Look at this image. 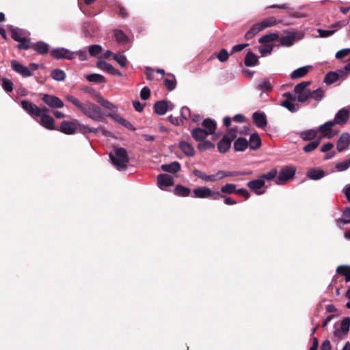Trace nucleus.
I'll return each instance as SVG.
<instances>
[{
  "label": "nucleus",
  "instance_id": "f257e3e1",
  "mask_svg": "<svg viewBox=\"0 0 350 350\" xmlns=\"http://www.w3.org/2000/svg\"><path fill=\"white\" fill-rule=\"evenodd\" d=\"M21 106L32 118L43 127L48 130L55 129L54 119L49 114L47 108L38 107L35 104L27 100H23Z\"/></svg>",
  "mask_w": 350,
  "mask_h": 350
},
{
  "label": "nucleus",
  "instance_id": "f03ea898",
  "mask_svg": "<svg viewBox=\"0 0 350 350\" xmlns=\"http://www.w3.org/2000/svg\"><path fill=\"white\" fill-rule=\"evenodd\" d=\"M309 90L310 89H294L292 93L284 94L281 105L291 112H295L299 109V105L295 103L296 100L299 102L306 101L310 95Z\"/></svg>",
  "mask_w": 350,
  "mask_h": 350
},
{
  "label": "nucleus",
  "instance_id": "7ed1b4c3",
  "mask_svg": "<svg viewBox=\"0 0 350 350\" xmlns=\"http://www.w3.org/2000/svg\"><path fill=\"white\" fill-rule=\"evenodd\" d=\"M109 157L118 170H125L129 162V157L126 150L123 148H116L114 153H110Z\"/></svg>",
  "mask_w": 350,
  "mask_h": 350
},
{
  "label": "nucleus",
  "instance_id": "20e7f679",
  "mask_svg": "<svg viewBox=\"0 0 350 350\" xmlns=\"http://www.w3.org/2000/svg\"><path fill=\"white\" fill-rule=\"evenodd\" d=\"M79 110L94 121L100 122L103 119L100 107L90 102L83 103Z\"/></svg>",
  "mask_w": 350,
  "mask_h": 350
},
{
  "label": "nucleus",
  "instance_id": "39448f33",
  "mask_svg": "<svg viewBox=\"0 0 350 350\" xmlns=\"http://www.w3.org/2000/svg\"><path fill=\"white\" fill-rule=\"evenodd\" d=\"M349 74L350 62L347 63L342 69L338 70L336 72L331 71L327 72L324 77L323 81L327 85H331L337 81H343Z\"/></svg>",
  "mask_w": 350,
  "mask_h": 350
},
{
  "label": "nucleus",
  "instance_id": "423d86ee",
  "mask_svg": "<svg viewBox=\"0 0 350 350\" xmlns=\"http://www.w3.org/2000/svg\"><path fill=\"white\" fill-rule=\"evenodd\" d=\"M192 197L197 198H210L213 200H218L224 196L218 191H213L206 187H198L193 190Z\"/></svg>",
  "mask_w": 350,
  "mask_h": 350
},
{
  "label": "nucleus",
  "instance_id": "0eeeda50",
  "mask_svg": "<svg viewBox=\"0 0 350 350\" xmlns=\"http://www.w3.org/2000/svg\"><path fill=\"white\" fill-rule=\"evenodd\" d=\"M237 131L232 129L225 135L221 140L218 143L217 148L221 153H225L230 148L232 141L236 137Z\"/></svg>",
  "mask_w": 350,
  "mask_h": 350
},
{
  "label": "nucleus",
  "instance_id": "6e6552de",
  "mask_svg": "<svg viewBox=\"0 0 350 350\" xmlns=\"http://www.w3.org/2000/svg\"><path fill=\"white\" fill-rule=\"evenodd\" d=\"M247 186L256 195H262L266 192L265 183L259 176L258 178L252 180L247 183Z\"/></svg>",
  "mask_w": 350,
  "mask_h": 350
},
{
  "label": "nucleus",
  "instance_id": "1a4fd4ad",
  "mask_svg": "<svg viewBox=\"0 0 350 350\" xmlns=\"http://www.w3.org/2000/svg\"><path fill=\"white\" fill-rule=\"evenodd\" d=\"M295 174V169L292 166L284 167L279 173L276 180V184L282 185L292 178Z\"/></svg>",
  "mask_w": 350,
  "mask_h": 350
},
{
  "label": "nucleus",
  "instance_id": "9d476101",
  "mask_svg": "<svg viewBox=\"0 0 350 350\" xmlns=\"http://www.w3.org/2000/svg\"><path fill=\"white\" fill-rule=\"evenodd\" d=\"M51 55L57 59H72L75 57V54L69 50L64 48H58L53 49L51 51Z\"/></svg>",
  "mask_w": 350,
  "mask_h": 350
},
{
  "label": "nucleus",
  "instance_id": "9b49d317",
  "mask_svg": "<svg viewBox=\"0 0 350 350\" xmlns=\"http://www.w3.org/2000/svg\"><path fill=\"white\" fill-rule=\"evenodd\" d=\"M173 108V104L171 102L166 100L158 101L154 105V112L159 115H163L167 111L172 110Z\"/></svg>",
  "mask_w": 350,
  "mask_h": 350
},
{
  "label": "nucleus",
  "instance_id": "f8f14e48",
  "mask_svg": "<svg viewBox=\"0 0 350 350\" xmlns=\"http://www.w3.org/2000/svg\"><path fill=\"white\" fill-rule=\"evenodd\" d=\"M157 184L160 189L165 190L174 185V178L168 174H159L157 177Z\"/></svg>",
  "mask_w": 350,
  "mask_h": 350
},
{
  "label": "nucleus",
  "instance_id": "ddd939ff",
  "mask_svg": "<svg viewBox=\"0 0 350 350\" xmlns=\"http://www.w3.org/2000/svg\"><path fill=\"white\" fill-rule=\"evenodd\" d=\"M88 92L92 95L93 99H94L97 103L100 104L104 107L111 111L116 110V107L111 103L103 98L98 93L94 91Z\"/></svg>",
  "mask_w": 350,
  "mask_h": 350
},
{
  "label": "nucleus",
  "instance_id": "4468645a",
  "mask_svg": "<svg viewBox=\"0 0 350 350\" xmlns=\"http://www.w3.org/2000/svg\"><path fill=\"white\" fill-rule=\"evenodd\" d=\"M77 121H63L60 124L59 131L66 135H72L76 132Z\"/></svg>",
  "mask_w": 350,
  "mask_h": 350
},
{
  "label": "nucleus",
  "instance_id": "2eb2a0df",
  "mask_svg": "<svg viewBox=\"0 0 350 350\" xmlns=\"http://www.w3.org/2000/svg\"><path fill=\"white\" fill-rule=\"evenodd\" d=\"M11 66L15 72L19 73L24 77H29V76L32 75L31 71L27 67L20 64L16 60L12 61Z\"/></svg>",
  "mask_w": 350,
  "mask_h": 350
},
{
  "label": "nucleus",
  "instance_id": "dca6fc26",
  "mask_svg": "<svg viewBox=\"0 0 350 350\" xmlns=\"http://www.w3.org/2000/svg\"><path fill=\"white\" fill-rule=\"evenodd\" d=\"M42 100L53 108H62L64 106L63 102L57 97L45 94L42 97Z\"/></svg>",
  "mask_w": 350,
  "mask_h": 350
},
{
  "label": "nucleus",
  "instance_id": "f3484780",
  "mask_svg": "<svg viewBox=\"0 0 350 350\" xmlns=\"http://www.w3.org/2000/svg\"><path fill=\"white\" fill-rule=\"evenodd\" d=\"M96 66L100 69L106 71L112 75L119 76L121 75V72L118 69L115 68L111 64L106 62L105 61H98Z\"/></svg>",
  "mask_w": 350,
  "mask_h": 350
},
{
  "label": "nucleus",
  "instance_id": "a211bd4d",
  "mask_svg": "<svg viewBox=\"0 0 350 350\" xmlns=\"http://www.w3.org/2000/svg\"><path fill=\"white\" fill-rule=\"evenodd\" d=\"M252 119L256 126L264 129L267 124V118L265 113L255 112L252 115Z\"/></svg>",
  "mask_w": 350,
  "mask_h": 350
},
{
  "label": "nucleus",
  "instance_id": "6ab92c4d",
  "mask_svg": "<svg viewBox=\"0 0 350 350\" xmlns=\"http://www.w3.org/2000/svg\"><path fill=\"white\" fill-rule=\"evenodd\" d=\"M349 119V111L345 108L339 110L332 120L334 124H344Z\"/></svg>",
  "mask_w": 350,
  "mask_h": 350
},
{
  "label": "nucleus",
  "instance_id": "aec40b11",
  "mask_svg": "<svg viewBox=\"0 0 350 350\" xmlns=\"http://www.w3.org/2000/svg\"><path fill=\"white\" fill-rule=\"evenodd\" d=\"M350 144V135L347 133H342L337 142V150L342 152Z\"/></svg>",
  "mask_w": 350,
  "mask_h": 350
},
{
  "label": "nucleus",
  "instance_id": "412c9836",
  "mask_svg": "<svg viewBox=\"0 0 350 350\" xmlns=\"http://www.w3.org/2000/svg\"><path fill=\"white\" fill-rule=\"evenodd\" d=\"M179 148L187 157H193L195 155V150L192 145L187 142L180 141L178 144Z\"/></svg>",
  "mask_w": 350,
  "mask_h": 350
},
{
  "label": "nucleus",
  "instance_id": "4be33fe9",
  "mask_svg": "<svg viewBox=\"0 0 350 350\" xmlns=\"http://www.w3.org/2000/svg\"><path fill=\"white\" fill-rule=\"evenodd\" d=\"M334 125L335 124L332 120L328 121L321 125L318 131L322 133L325 137L330 139L334 136V135L331 133V129Z\"/></svg>",
  "mask_w": 350,
  "mask_h": 350
},
{
  "label": "nucleus",
  "instance_id": "5701e85b",
  "mask_svg": "<svg viewBox=\"0 0 350 350\" xmlns=\"http://www.w3.org/2000/svg\"><path fill=\"white\" fill-rule=\"evenodd\" d=\"M202 127L208 135H211L216 129V122L212 119L206 118L202 122Z\"/></svg>",
  "mask_w": 350,
  "mask_h": 350
},
{
  "label": "nucleus",
  "instance_id": "b1692460",
  "mask_svg": "<svg viewBox=\"0 0 350 350\" xmlns=\"http://www.w3.org/2000/svg\"><path fill=\"white\" fill-rule=\"evenodd\" d=\"M191 135L196 141H202L208 135L203 128H196L193 129Z\"/></svg>",
  "mask_w": 350,
  "mask_h": 350
},
{
  "label": "nucleus",
  "instance_id": "393cba45",
  "mask_svg": "<svg viewBox=\"0 0 350 350\" xmlns=\"http://www.w3.org/2000/svg\"><path fill=\"white\" fill-rule=\"evenodd\" d=\"M248 146L252 150H256L261 146V139L257 133H253L250 135Z\"/></svg>",
  "mask_w": 350,
  "mask_h": 350
},
{
  "label": "nucleus",
  "instance_id": "a878e982",
  "mask_svg": "<svg viewBox=\"0 0 350 350\" xmlns=\"http://www.w3.org/2000/svg\"><path fill=\"white\" fill-rule=\"evenodd\" d=\"M161 169L164 172L176 173L180 170V165L178 162L174 161L170 164L162 165Z\"/></svg>",
  "mask_w": 350,
  "mask_h": 350
},
{
  "label": "nucleus",
  "instance_id": "bb28decb",
  "mask_svg": "<svg viewBox=\"0 0 350 350\" xmlns=\"http://www.w3.org/2000/svg\"><path fill=\"white\" fill-rule=\"evenodd\" d=\"M246 66H254L258 63V57L252 51H249L245 57L244 61Z\"/></svg>",
  "mask_w": 350,
  "mask_h": 350
},
{
  "label": "nucleus",
  "instance_id": "cd10ccee",
  "mask_svg": "<svg viewBox=\"0 0 350 350\" xmlns=\"http://www.w3.org/2000/svg\"><path fill=\"white\" fill-rule=\"evenodd\" d=\"M32 48L39 54H46L49 52V45L42 41L33 44Z\"/></svg>",
  "mask_w": 350,
  "mask_h": 350
},
{
  "label": "nucleus",
  "instance_id": "c85d7f7f",
  "mask_svg": "<svg viewBox=\"0 0 350 350\" xmlns=\"http://www.w3.org/2000/svg\"><path fill=\"white\" fill-rule=\"evenodd\" d=\"M307 176L312 180H319L325 176V172L320 169H310L308 171Z\"/></svg>",
  "mask_w": 350,
  "mask_h": 350
},
{
  "label": "nucleus",
  "instance_id": "c756f323",
  "mask_svg": "<svg viewBox=\"0 0 350 350\" xmlns=\"http://www.w3.org/2000/svg\"><path fill=\"white\" fill-rule=\"evenodd\" d=\"M318 131L309 129L300 133V137L304 141H310L314 139L317 135Z\"/></svg>",
  "mask_w": 350,
  "mask_h": 350
},
{
  "label": "nucleus",
  "instance_id": "7c9ffc66",
  "mask_svg": "<svg viewBox=\"0 0 350 350\" xmlns=\"http://www.w3.org/2000/svg\"><path fill=\"white\" fill-rule=\"evenodd\" d=\"M108 116L109 117H111L115 121H116L119 124L123 125L126 128L130 129L132 130L134 129V128L133 127V125L129 121H127L124 118L120 117L117 113H109Z\"/></svg>",
  "mask_w": 350,
  "mask_h": 350
},
{
  "label": "nucleus",
  "instance_id": "2f4dec72",
  "mask_svg": "<svg viewBox=\"0 0 350 350\" xmlns=\"http://www.w3.org/2000/svg\"><path fill=\"white\" fill-rule=\"evenodd\" d=\"M279 41L282 46H291L295 41V35L294 33H291L287 36H282L280 38Z\"/></svg>",
  "mask_w": 350,
  "mask_h": 350
},
{
  "label": "nucleus",
  "instance_id": "473e14b6",
  "mask_svg": "<svg viewBox=\"0 0 350 350\" xmlns=\"http://www.w3.org/2000/svg\"><path fill=\"white\" fill-rule=\"evenodd\" d=\"M248 146V142L243 137L238 138L234 143V148L236 151H243Z\"/></svg>",
  "mask_w": 350,
  "mask_h": 350
},
{
  "label": "nucleus",
  "instance_id": "72a5a7b5",
  "mask_svg": "<svg viewBox=\"0 0 350 350\" xmlns=\"http://www.w3.org/2000/svg\"><path fill=\"white\" fill-rule=\"evenodd\" d=\"M262 31V28L258 23L252 25L250 30H248L245 34V38L246 40L252 39L256 33Z\"/></svg>",
  "mask_w": 350,
  "mask_h": 350
},
{
  "label": "nucleus",
  "instance_id": "f704fd0d",
  "mask_svg": "<svg viewBox=\"0 0 350 350\" xmlns=\"http://www.w3.org/2000/svg\"><path fill=\"white\" fill-rule=\"evenodd\" d=\"M308 66H303L301 68H299L294 70L291 75V79H298L304 77L305 75H306L308 72Z\"/></svg>",
  "mask_w": 350,
  "mask_h": 350
},
{
  "label": "nucleus",
  "instance_id": "c9c22d12",
  "mask_svg": "<svg viewBox=\"0 0 350 350\" xmlns=\"http://www.w3.org/2000/svg\"><path fill=\"white\" fill-rule=\"evenodd\" d=\"M279 35L277 33L265 34L259 38L258 42L261 44H267L278 39Z\"/></svg>",
  "mask_w": 350,
  "mask_h": 350
},
{
  "label": "nucleus",
  "instance_id": "e433bc0d",
  "mask_svg": "<svg viewBox=\"0 0 350 350\" xmlns=\"http://www.w3.org/2000/svg\"><path fill=\"white\" fill-rule=\"evenodd\" d=\"M350 223V208H346L342 213V217L336 219V224L338 226H341V224Z\"/></svg>",
  "mask_w": 350,
  "mask_h": 350
},
{
  "label": "nucleus",
  "instance_id": "4c0bfd02",
  "mask_svg": "<svg viewBox=\"0 0 350 350\" xmlns=\"http://www.w3.org/2000/svg\"><path fill=\"white\" fill-rule=\"evenodd\" d=\"M114 36L116 41L121 44H126L129 40L128 36L120 29L114 30Z\"/></svg>",
  "mask_w": 350,
  "mask_h": 350
},
{
  "label": "nucleus",
  "instance_id": "58836bf2",
  "mask_svg": "<svg viewBox=\"0 0 350 350\" xmlns=\"http://www.w3.org/2000/svg\"><path fill=\"white\" fill-rule=\"evenodd\" d=\"M336 272L345 277L347 282H350V266L340 265L336 269Z\"/></svg>",
  "mask_w": 350,
  "mask_h": 350
},
{
  "label": "nucleus",
  "instance_id": "ea45409f",
  "mask_svg": "<svg viewBox=\"0 0 350 350\" xmlns=\"http://www.w3.org/2000/svg\"><path fill=\"white\" fill-rule=\"evenodd\" d=\"M174 193L179 196L186 197L190 195L191 190L188 187L178 185L174 189Z\"/></svg>",
  "mask_w": 350,
  "mask_h": 350
},
{
  "label": "nucleus",
  "instance_id": "a19ab883",
  "mask_svg": "<svg viewBox=\"0 0 350 350\" xmlns=\"http://www.w3.org/2000/svg\"><path fill=\"white\" fill-rule=\"evenodd\" d=\"M11 32V37L15 41H21V39L24 37L23 32L22 29L18 28L13 27L12 26L10 28Z\"/></svg>",
  "mask_w": 350,
  "mask_h": 350
},
{
  "label": "nucleus",
  "instance_id": "79ce46f5",
  "mask_svg": "<svg viewBox=\"0 0 350 350\" xmlns=\"http://www.w3.org/2000/svg\"><path fill=\"white\" fill-rule=\"evenodd\" d=\"M258 23L260 24L262 30H263L267 27L275 25L277 24V20L275 19V18L271 16L265 19L264 21Z\"/></svg>",
  "mask_w": 350,
  "mask_h": 350
},
{
  "label": "nucleus",
  "instance_id": "37998d69",
  "mask_svg": "<svg viewBox=\"0 0 350 350\" xmlns=\"http://www.w3.org/2000/svg\"><path fill=\"white\" fill-rule=\"evenodd\" d=\"M193 174L200 178V179L206 181V182H214V179H213V174L212 175H206L205 173L202 172V171L195 169L193 171Z\"/></svg>",
  "mask_w": 350,
  "mask_h": 350
},
{
  "label": "nucleus",
  "instance_id": "c03bdc74",
  "mask_svg": "<svg viewBox=\"0 0 350 350\" xmlns=\"http://www.w3.org/2000/svg\"><path fill=\"white\" fill-rule=\"evenodd\" d=\"M347 332H345L340 328H336L333 333V341L339 342L340 340L343 339L347 335Z\"/></svg>",
  "mask_w": 350,
  "mask_h": 350
},
{
  "label": "nucleus",
  "instance_id": "a18cd8bd",
  "mask_svg": "<svg viewBox=\"0 0 350 350\" xmlns=\"http://www.w3.org/2000/svg\"><path fill=\"white\" fill-rule=\"evenodd\" d=\"M237 185L235 184H226L221 187L220 193L232 194L236 193Z\"/></svg>",
  "mask_w": 350,
  "mask_h": 350
},
{
  "label": "nucleus",
  "instance_id": "49530a36",
  "mask_svg": "<svg viewBox=\"0 0 350 350\" xmlns=\"http://www.w3.org/2000/svg\"><path fill=\"white\" fill-rule=\"evenodd\" d=\"M321 138L319 137L317 140H314L312 142L308 143L304 147L303 150H304L305 152H312V150H314V149H316L318 147V146L319 145V144L321 142Z\"/></svg>",
  "mask_w": 350,
  "mask_h": 350
},
{
  "label": "nucleus",
  "instance_id": "de8ad7c7",
  "mask_svg": "<svg viewBox=\"0 0 350 350\" xmlns=\"http://www.w3.org/2000/svg\"><path fill=\"white\" fill-rule=\"evenodd\" d=\"M51 75L52 78L56 81H63L66 77L65 72L61 69L53 70Z\"/></svg>",
  "mask_w": 350,
  "mask_h": 350
},
{
  "label": "nucleus",
  "instance_id": "09e8293b",
  "mask_svg": "<svg viewBox=\"0 0 350 350\" xmlns=\"http://www.w3.org/2000/svg\"><path fill=\"white\" fill-rule=\"evenodd\" d=\"M88 81L95 83H103L105 82V77L99 74H90L86 77Z\"/></svg>",
  "mask_w": 350,
  "mask_h": 350
},
{
  "label": "nucleus",
  "instance_id": "8fccbe9b",
  "mask_svg": "<svg viewBox=\"0 0 350 350\" xmlns=\"http://www.w3.org/2000/svg\"><path fill=\"white\" fill-rule=\"evenodd\" d=\"M19 43L17 45V48L18 49H29V48L32 47V45L31 44L30 40L28 38H26L25 37H23L21 39V41H18Z\"/></svg>",
  "mask_w": 350,
  "mask_h": 350
},
{
  "label": "nucleus",
  "instance_id": "3c124183",
  "mask_svg": "<svg viewBox=\"0 0 350 350\" xmlns=\"http://www.w3.org/2000/svg\"><path fill=\"white\" fill-rule=\"evenodd\" d=\"M113 58L116 60L120 66L125 67L126 65L127 59L124 55L121 53H116L113 55Z\"/></svg>",
  "mask_w": 350,
  "mask_h": 350
},
{
  "label": "nucleus",
  "instance_id": "603ef678",
  "mask_svg": "<svg viewBox=\"0 0 350 350\" xmlns=\"http://www.w3.org/2000/svg\"><path fill=\"white\" fill-rule=\"evenodd\" d=\"M102 46L98 44L90 45L88 49L89 53L92 57H96L102 52Z\"/></svg>",
  "mask_w": 350,
  "mask_h": 350
},
{
  "label": "nucleus",
  "instance_id": "864d4df0",
  "mask_svg": "<svg viewBox=\"0 0 350 350\" xmlns=\"http://www.w3.org/2000/svg\"><path fill=\"white\" fill-rule=\"evenodd\" d=\"M164 85L165 88H175L176 81L173 75L168 74L167 77L164 80Z\"/></svg>",
  "mask_w": 350,
  "mask_h": 350
},
{
  "label": "nucleus",
  "instance_id": "5fc2aeb1",
  "mask_svg": "<svg viewBox=\"0 0 350 350\" xmlns=\"http://www.w3.org/2000/svg\"><path fill=\"white\" fill-rule=\"evenodd\" d=\"M216 57L220 62H225L229 59V54L226 49H221Z\"/></svg>",
  "mask_w": 350,
  "mask_h": 350
},
{
  "label": "nucleus",
  "instance_id": "6e6d98bb",
  "mask_svg": "<svg viewBox=\"0 0 350 350\" xmlns=\"http://www.w3.org/2000/svg\"><path fill=\"white\" fill-rule=\"evenodd\" d=\"M277 173V170L275 169H273L269 172L260 175V177L261 178V179H262L264 182L265 180H271L275 178Z\"/></svg>",
  "mask_w": 350,
  "mask_h": 350
},
{
  "label": "nucleus",
  "instance_id": "4d7b16f0",
  "mask_svg": "<svg viewBox=\"0 0 350 350\" xmlns=\"http://www.w3.org/2000/svg\"><path fill=\"white\" fill-rule=\"evenodd\" d=\"M350 166V159L336 165V168L339 172H343L347 170Z\"/></svg>",
  "mask_w": 350,
  "mask_h": 350
},
{
  "label": "nucleus",
  "instance_id": "13d9d810",
  "mask_svg": "<svg viewBox=\"0 0 350 350\" xmlns=\"http://www.w3.org/2000/svg\"><path fill=\"white\" fill-rule=\"evenodd\" d=\"M273 46L269 44H265L259 47V51L262 56L271 53Z\"/></svg>",
  "mask_w": 350,
  "mask_h": 350
},
{
  "label": "nucleus",
  "instance_id": "bf43d9fd",
  "mask_svg": "<svg viewBox=\"0 0 350 350\" xmlns=\"http://www.w3.org/2000/svg\"><path fill=\"white\" fill-rule=\"evenodd\" d=\"M215 147L214 144L209 142L205 141L198 144V148L200 150L204 151L207 149L213 148Z\"/></svg>",
  "mask_w": 350,
  "mask_h": 350
},
{
  "label": "nucleus",
  "instance_id": "052dcab7",
  "mask_svg": "<svg viewBox=\"0 0 350 350\" xmlns=\"http://www.w3.org/2000/svg\"><path fill=\"white\" fill-rule=\"evenodd\" d=\"M317 31H318L320 37L327 38V37H329V36L333 35L336 31V29L324 30V29H319L317 30Z\"/></svg>",
  "mask_w": 350,
  "mask_h": 350
},
{
  "label": "nucleus",
  "instance_id": "680f3d73",
  "mask_svg": "<svg viewBox=\"0 0 350 350\" xmlns=\"http://www.w3.org/2000/svg\"><path fill=\"white\" fill-rule=\"evenodd\" d=\"M350 54V49H343L336 52L335 57L338 59H342L343 57Z\"/></svg>",
  "mask_w": 350,
  "mask_h": 350
},
{
  "label": "nucleus",
  "instance_id": "e2e57ef3",
  "mask_svg": "<svg viewBox=\"0 0 350 350\" xmlns=\"http://www.w3.org/2000/svg\"><path fill=\"white\" fill-rule=\"evenodd\" d=\"M349 327H350V318L346 317V318L343 319L342 321H341L340 328L348 333V332L349 330Z\"/></svg>",
  "mask_w": 350,
  "mask_h": 350
},
{
  "label": "nucleus",
  "instance_id": "0e129e2a",
  "mask_svg": "<svg viewBox=\"0 0 350 350\" xmlns=\"http://www.w3.org/2000/svg\"><path fill=\"white\" fill-rule=\"evenodd\" d=\"M349 23V21H347V20H344V21H338L334 24H332L330 27L334 29H336L337 30L338 29H340L343 27H345L346 25H347Z\"/></svg>",
  "mask_w": 350,
  "mask_h": 350
},
{
  "label": "nucleus",
  "instance_id": "69168bd1",
  "mask_svg": "<svg viewBox=\"0 0 350 350\" xmlns=\"http://www.w3.org/2000/svg\"><path fill=\"white\" fill-rule=\"evenodd\" d=\"M248 46H249V44H247V43L234 45L232 48L231 54H233V53H237V52H240Z\"/></svg>",
  "mask_w": 350,
  "mask_h": 350
},
{
  "label": "nucleus",
  "instance_id": "338daca9",
  "mask_svg": "<svg viewBox=\"0 0 350 350\" xmlns=\"http://www.w3.org/2000/svg\"><path fill=\"white\" fill-rule=\"evenodd\" d=\"M191 111L190 109L187 107H182L180 110V116L183 119L187 120L190 118L191 116Z\"/></svg>",
  "mask_w": 350,
  "mask_h": 350
},
{
  "label": "nucleus",
  "instance_id": "774afa93",
  "mask_svg": "<svg viewBox=\"0 0 350 350\" xmlns=\"http://www.w3.org/2000/svg\"><path fill=\"white\" fill-rule=\"evenodd\" d=\"M66 99L75 105L79 109L81 107L83 103L79 101L77 98L72 96H67Z\"/></svg>",
  "mask_w": 350,
  "mask_h": 350
}]
</instances>
